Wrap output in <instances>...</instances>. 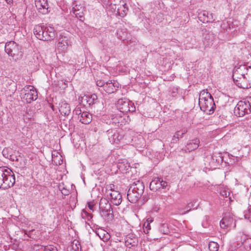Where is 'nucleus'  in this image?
I'll return each instance as SVG.
<instances>
[{
    "label": "nucleus",
    "mask_w": 251,
    "mask_h": 251,
    "mask_svg": "<svg viewBox=\"0 0 251 251\" xmlns=\"http://www.w3.org/2000/svg\"><path fill=\"white\" fill-rule=\"evenodd\" d=\"M245 217L246 218H249V217H247V216L246 214L245 215Z\"/></svg>",
    "instance_id": "53"
},
{
    "label": "nucleus",
    "mask_w": 251,
    "mask_h": 251,
    "mask_svg": "<svg viewBox=\"0 0 251 251\" xmlns=\"http://www.w3.org/2000/svg\"><path fill=\"white\" fill-rule=\"evenodd\" d=\"M87 205L89 209L92 212H93L94 211V203L93 201H89L87 202Z\"/></svg>",
    "instance_id": "41"
},
{
    "label": "nucleus",
    "mask_w": 251,
    "mask_h": 251,
    "mask_svg": "<svg viewBox=\"0 0 251 251\" xmlns=\"http://www.w3.org/2000/svg\"><path fill=\"white\" fill-rule=\"evenodd\" d=\"M144 185L139 180L129 184V188L126 193V198L132 203L137 202L143 193Z\"/></svg>",
    "instance_id": "3"
},
{
    "label": "nucleus",
    "mask_w": 251,
    "mask_h": 251,
    "mask_svg": "<svg viewBox=\"0 0 251 251\" xmlns=\"http://www.w3.org/2000/svg\"><path fill=\"white\" fill-rule=\"evenodd\" d=\"M159 230L160 232L164 234H167L169 232V229L167 224H162L160 226Z\"/></svg>",
    "instance_id": "32"
},
{
    "label": "nucleus",
    "mask_w": 251,
    "mask_h": 251,
    "mask_svg": "<svg viewBox=\"0 0 251 251\" xmlns=\"http://www.w3.org/2000/svg\"><path fill=\"white\" fill-rule=\"evenodd\" d=\"M160 178L156 177L153 179L150 183V188L151 190L156 191L160 189Z\"/></svg>",
    "instance_id": "21"
},
{
    "label": "nucleus",
    "mask_w": 251,
    "mask_h": 251,
    "mask_svg": "<svg viewBox=\"0 0 251 251\" xmlns=\"http://www.w3.org/2000/svg\"><path fill=\"white\" fill-rule=\"evenodd\" d=\"M71 46V42L69 38L61 34L58 39L57 49L59 53L64 54L66 52L70 47Z\"/></svg>",
    "instance_id": "8"
},
{
    "label": "nucleus",
    "mask_w": 251,
    "mask_h": 251,
    "mask_svg": "<svg viewBox=\"0 0 251 251\" xmlns=\"http://www.w3.org/2000/svg\"><path fill=\"white\" fill-rule=\"evenodd\" d=\"M55 36L54 28L51 26H45L44 35L39 34L38 39L43 41H49L53 39Z\"/></svg>",
    "instance_id": "10"
},
{
    "label": "nucleus",
    "mask_w": 251,
    "mask_h": 251,
    "mask_svg": "<svg viewBox=\"0 0 251 251\" xmlns=\"http://www.w3.org/2000/svg\"><path fill=\"white\" fill-rule=\"evenodd\" d=\"M45 25H36L33 29V33L37 38L38 39L39 34L42 35L44 34V29Z\"/></svg>",
    "instance_id": "25"
},
{
    "label": "nucleus",
    "mask_w": 251,
    "mask_h": 251,
    "mask_svg": "<svg viewBox=\"0 0 251 251\" xmlns=\"http://www.w3.org/2000/svg\"><path fill=\"white\" fill-rule=\"evenodd\" d=\"M145 227L144 228V232L146 234H148L149 233V230L151 229V226L148 224H146L145 226H144Z\"/></svg>",
    "instance_id": "42"
},
{
    "label": "nucleus",
    "mask_w": 251,
    "mask_h": 251,
    "mask_svg": "<svg viewBox=\"0 0 251 251\" xmlns=\"http://www.w3.org/2000/svg\"><path fill=\"white\" fill-rule=\"evenodd\" d=\"M96 233L99 237L103 241L108 240L110 238V235L104 229L101 228H98L96 231Z\"/></svg>",
    "instance_id": "20"
},
{
    "label": "nucleus",
    "mask_w": 251,
    "mask_h": 251,
    "mask_svg": "<svg viewBox=\"0 0 251 251\" xmlns=\"http://www.w3.org/2000/svg\"><path fill=\"white\" fill-rule=\"evenodd\" d=\"M97 96L95 94L91 95H84L81 98L80 101L84 106H90L96 103L97 100Z\"/></svg>",
    "instance_id": "12"
},
{
    "label": "nucleus",
    "mask_w": 251,
    "mask_h": 251,
    "mask_svg": "<svg viewBox=\"0 0 251 251\" xmlns=\"http://www.w3.org/2000/svg\"><path fill=\"white\" fill-rule=\"evenodd\" d=\"M81 216L82 219L85 220V222H92L93 219V215L88 213L85 210H83L81 213Z\"/></svg>",
    "instance_id": "26"
},
{
    "label": "nucleus",
    "mask_w": 251,
    "mask_h": 251,
    "mask_svg": "<svg viewBox=\"0 0 251 251\" xmlns=\"http://www.w3.org/2000/svg\"><path fill=\"white\" fill-rule=\"evenodd\" d=\"M5 51L15 61L20 59L23 55L22 47L13 41L6 43Z\"/></svg>",
    "instance_id": "5"
},
{
    "label": "nucleus",
    "mask_w": 251,
    "mask_h": 251,
    "mask_svg": "<svg viewBox=\"0 0 251 251\" xmlns=\"http://www.w3.org/2000/svg\"><path fill=\"white\" fill-rule=\"evenodd\" d=\"M8 4H10L13 2V0H5Z\"/></svg>",
    "instance_id": "51"
},
{
    "label": "nucleus",
    "mask_w": 251,
    "mask_h": 251,
    "mask_svg": "<svg viewBox=\"0 0 251 251\" xmlns=\"http://www.w3.org/2000/svg\"><path fill=\"white\" fill-rule=\"evenodd\" d=\"M60 189L63 195L65 196H67L69 194V190L68 189H66L64 187H63L62 188H60Z\"/></svg>",
    "instance_id": "39"
},
{
    "label": "nucleus",
    "mask_w": 251,
    "mask_h": 251,
    "mask_svg": "<svg viewBox=\"0 0 251 251\" xmlns=\"http://www.w3.org/2000/svg\"><path fill=\"white\" fill-rule=\"evenodd\" d=\"M167 184L168 183L166 181L163 180L162 179L160 178V189L166 188L167 186Z\"/></svg>",
    "instance_id": "40"
},
{
    "label": "nucleus",
    "mask_w": 251,
    "mask_h": 251,
    "mask_svg": "<svg viewBox=\"0 0 251 251\" xmlns=\"http://www.w3.org/2000/svg\"><path fill=\"white\" fill-rule=\"evenodd\" d=\"M181 135H183L186 132V130L185 129L182 130L180 131Z\"/></svg>",
    "instance_id": "50"
},
{
    "label": "nucleus",
    "mask_w": 251,
    "mask_h": 251,
    "mask_svg": "<svg viewBox=\"0 0 251 251\" xmlns=\"http://www.w3.org/2000/svg\"><path fill=\"white\" fill-rule=\"evenodd\" d=\"M21 98L25 100L27 103H31L35 100L38 97L37 91L36 89L31 85L25 86L21 90Z\"/></svg>",
    "instance_id": "7"
},
{
    "label": "nucleus",
    "mask_w": 251,
    "mask_h": 251,
    "mask_svg": "<svg viewBox=\"0 0 251 251\" xmlns=\"http://www.w3.org/2000/svg\"><path fill=\"white\" fill-rule=\"evenodd\" d=\"M100 209L105 210L106 209L111 208V204L105 198H101L100 200Z\"/></svg>",
    "instance_id": "23"
},
{
    "label": "nucleus",
    "mask_w": 251,
    "mask_h": 251,
    "mask_svg": "<svg viewBox=\"0 0 251 251\" xmlns=\"http://www.w3.org/2000/svg\"><path fill=\"white\" fill-rule=\"evenodd\" d=\"M234 113L239 117H243L251 113V97L239 101L234 108Z\"/></svg>",
    "instance_id": "6"
},
{
    "label": "nucleus",
    "mask_w": 251,
    "mask_h": 251,
    "mask_svg": "<svg viewBox=\"0 0 251 251\" xmlns=\"http://www.w3.org/2000/svg\"><path fill=\"white\" fill-rule=\"evenodd\" d=\"M80 244L77 240H74L67 248L68 251H80Z\"/></svg>",
    "instance_id": "22"
},
{
    "label": "nucleus",
    "mask_w": 251,
    "mask_h": 251,
    "mask_svg": "<svg viewBox=\"0 0 251 251\" xmlns=\"http://www.w3.org/2000/svg\"><path fill=\"white\" fill-rule=\"evenodd\" d=\"M107 191V197L111 199V202L116 205H119L122 202V196L121 194L117 191H113L109 193Z\"/></svg>",
    "instance_id": "14"
},
{
    "label": "nucleus",
    "mask_w": 251,
    "mask_h": 251,
    "mask_svg": "<svg viewBox=\"0 0 251 251\" xmlns=\"http://www.w3.org/2000/svg\"><path fill=\"white\" fill-rule=\"evenodd\" d=\"M124 208H122L121 207H118L119 212L121 211L123 214H124Z\"/></svg>",
    "instance_id": "49"
},
{
    "label": "nucleus",
    "mask_w": 251,
    "mask_h": 251,
    "mask_svg": "<svg viewBox=\"0 0 251 251\" xmlns=\"http://www.w3.org/2000/svg\"><path fill=\"white\" fill-rule=\"evenodd\" d=\"M114 188V185L111 184L109 185L106 189V193L107 194V191H109V193H110L111 192L114 191L113 189Z\"/></svg>",
    "instance_id": "43"
},
{
    "label": "nucleus",
    "mask_w": 251,
    "mask_h": 251,
    "mask_svg": "<svg viewBox=\"0 0 251 251\" xmlns=\"http://www.w3.org/2000/svg\"><path fill=\"white\" fill-rule=\"evenodd\" d=\"M249 212H250V214H250V216H251V207L250 208V209H249Z\"/></svg>",
    "instance_id": "52"
},
{
    "label": "nucleus",
    "mask_w": 251,
    "mask_h": 251,
    "mask_svg": "<svg viewBox=\"0 0 251 251\" xmlns=\"http://www.w3.org/2000/svg\"><path fill=\"white\" fill-rule=\"evenodd\" d=\"M120 233H117L116 235L117 236V238L116 239L117 241H119L120 242L126 243V237H121L120 236Z\"/></svg>",
    "instance_id": "35"
},
{
    "label": "nucleus",
    "mask_w": 251,
    "mask_h": 251,
    "mask_svg": "<svg viewBox=\"0 0 251 251\" xmlns=\"http://www.w3.org/2000/svg\"><path fill=\"white\" fill-rule=\"evenodd\" d=\"M73 13L80 21H83L84 20V14L83 9L80 10L77 8V6L74 7L73 8Z\"/></svg>",
    "instance_id": "24"
},
{
    "label": "nucleus",
    "mask_w": 251,
    "mask_h": 251,
    "mask_svg": "<svg viewBox=\"0 0 251 251\" xmlns=\"http://www.w3.org/2000/svg\"><path fill=\"white\" fill-rule=\"evenodd\" d=\"M35 4L39 12L42 14L48 13L49 4L47 0H35Z\"/></svg>",
    "instance_id": "11"
},
{
    "label": "nucleus",
    "mask_w": 251,
    "mask_h": 251,
    "mask_svg": "<svg viewBox=\"0 0 251 251\" xmlns=\"http://www.w3.org/2000/svg\"><path fill=\"white\" fill-rule=\"evenodd\" d=\"M153 221V219L151 218H148L147 219L146 222L145 223L144 226H145L146 224H148L150 225V224Z\"/></svg>",
    "instance_id": "47"
},
{
    "label": "nucleus",
    "mask_w": 251,
    "mask_h": 251,
    "mask_svg": "<svg viewBox=\"0 0 251 251\" xmlns=\"http://www.w3.org/2000/svg\"><path fill=\"white\" fill-rule=\"evenodd\" d=\"M78 118L81 123L85 125L89 124L92 120V115L86 111L83 112Z\"/></svg>",
    "instance_id": "19"
},
{
    "label": "nucleus",
    "mask_w": 251,
    "mask_h": 251,
    "mask_svg": "<svg viewBox=\"0 0 251 251\" xmlns=\"http://www.w3.org/2000/svg\"><path fill=\"white\" fill-rule=\"evenodd\" d=\"M128 105L129 107L128 111L129 112H134L135 111V106L134 105L133 103H131V102H129L128 103Z\"/></svg>",
    "instance_id": "37"
},
{
    "label": "nucleus",
    "mask_w": 251,
    "mask_h": 251,
    "mask_svg": "<svg viewBox=\"0 0 251 251\" xmlns=\"http://www.w3.org/2000/svg\"><path fill=\"white\" fill-rule=\"evenodd\" d=\"M97 86L100 87H103L104 89V86L105 84V82L102 80H98L96 81Z\"/></svg>",
    "instance_id": "38"
},
{
    "label": "nucleus",
    "mask_w": 251,
    "mask_h": 251,
    "mask_svg": "<svg viewBox=\"0 0 251 251\" xmlns=\"http://www.w3.org/2000/svg\"><path fill=\"white\" fill-rule=\"evenodd\" d=\"M59 110L61 114L64 116L68 115L71 112V108L69 104L65 101H62L59 104Z\"/></svg>",
    "instance_id": "18"
},
{
    "label": "nucleus",
    "mask_w": 251,
    "mask_h": 251,
    "mask_svg": "<svg viewBox=\"0 0 251 251\" xmlns=\"http://www.w3.org/2000/svg\"><path fill=\"white\" fill-rule=\"evenodd\" d=\"M4 152H5V150H3L2 151V153L4 154Z\"/></svg>",
    "instance_id": "54"
},
{
    "label": "nucleus",
    "mask_w": 251,
    "mask_h": 251,
    "mask_svg": "<svg viewBox=\"0 0 251 251\" xmlns=\"http://www.w3.org/2000/svg\"><path fill=\"white\" fill-rule=\"evenodd\" d=\"M100 214L103 219L107 222L111 221L114 218L112 208L105 210H100Z\"/></svg>",
    "instance_id": "17"
},
{
    "label": "nucleus",
    "mask_w": 251,
    "mask_h": 251,
    "mask_svg": "<svg viewBox=\"0 0 251 251\" xmlns=\"http://www.w3.org/2000/svg\"><path fill=\"white\" fill-rule=\"evenodd\" d=\"M118 133L117 132L114 133L111 135H109L108 138L110 142L112 143H118L120 142V139L118 138Z\"/></svg>",
    "instance_id": "27"
},
{
    "label": "nucleus",
    "mask_w": 251,
    "mask_h": 251,
    "mask_svg": "<svg viewBox=\"0 0 251 251\" xmlns=\"http://www.w3.org/2000/svg\"><path fill=\"white\" fill-rule=\"evenodd\" d=\"M199 140L197 138L194 139L188 143L185 146V149H182V150H184V151L189 152L192 151L196 150L199 147Z\"/></svg>",
    "instance_id": "16"
},
{
    "label": "nucleus",
    "mask_w": 251,
    "mask_h": 251,
    "mask_svg": "<svg viewBox=\"0 0 251 251\" xmlns=\"http://www.w3.org/2000/svg\"><path fill=\"white\" fill-rule=\"evenodd\" d=\"M245 249L248 251H251V239H247L243 243Z\"/></svg>",
    "instance_id": "33"
},
{
    "label": "nucleus",
    "mask_w": 251,
    "mask_h": 251,
    "mask_svg": "<svg viewBox=\"0 0 251 251\" xmlns=\"http://www.w3.org/2000/svg\"><path fill=\"white\" fill-rule=\"evenodd\" d=\"M133 238H136L135 235L133 234L129 233L128 235H126V239H127L131 240V239Z\"/></svg>",
    "instance_id": "45"
},
{
    "label": "nucleus",
    "mask_w": 251,
    "mask_h": 251,
    "mask_svg": "<svg viewBox=\"0 0 251 251\" xmlns=\"http://www.w3.org/2000/svg\"><path fill=\"white\" fill-rule=\"evenodd\" d=\"M199 20L202 23H212L215 21L214 15L206 11H202L198 14Z\"/></svg>",
    "instance_id": "13"
},
{
    "label": "nucleus",
    "mask_w": 251,
    "mask_h": 251,
    "mask_svg": "<svg viewBox=\"0 0 251 251\" xmlns=\"http://www.w3.org/2000/svg\"><path fill=\"white\" fill-rule=\"evenodd\" d=\"M123 103H125V101L123 99H120L118 101V104H123Z\"/></svg>",
    "instance_id": "48"
},
{
    "label": "nucleus",
    "mask_w": 251,
    "mask_h": 251,
    "mask_svg": "<svg viewBox=\"0 0 251 251\" xmlns=\"http://www.w3.org/2000/svg\"><path fill=\"white\" fill-rule=\"evenodd\" d=\"M39 250H40V251H58L56 247L52 245H49L46 246H41Z\"/></svg>",
    "instance_id": "28"
},
{
    "label": "nucleus",
    "mask_w": 251,
    "mask_h": 251,
    "mask_svg": "<svg viewBox=\"0 0 251 251\" xmlns=\"http://www.w3.org/2000/svg\"><path fill=\"white\" fill-rule=\"evenodd\" d=\"M199 104L201 109L209 115L214 112L216 107L211 95L205 90L201 91L200 93Z\"/></svg>",
    "instance_id": "2"
},
{
    "label": "nucleus",
    "mask_w": 251,
    "mask_h": 251,
    "mask_svg": "<svg viewBox=\"0 0 251 251\" xmlns=\"http://www.w3.org/2000/svg\"><path fill=\"white\" fill-rule=\"evenodd\" d=\"M220 225L222 228L227 231L234 229L236 226L235 222L230 214L225 215L220 221Z\"/></svg>",
    "instance_id": "9"
},
{
    "label": "nucleus",
    "mask_w": 251,
    "mask_h": 251,
    "mask_svg": "<svg viewBox=\"0 0 251 251\" xmlns=\"http://www.w3.org/2000/svg\"><path fill=\"white\" fill-rule=\"evenodd\" d=\"M118 83L117 81L112 80L105 82L104 86V90L107 93L111 94L115 92L118 88Z\"/></svg>",
    "instance_id": "15"
},
{
    "label": "nucleus",
    "mask_w": 251,
    "mask_h": 251,
    "mask_svg": "<svg viewBox=\"0 0 251 251\" xmlns=\"http://www.w3.org/2000/svg\"><path fill=\"white\" fill-rule=\"evenodd\" d=\"M221 27L222 29L227 31L228 29H230V27L228 26V23L227 22H223V24L221 25Z\"/></svg>",
    "instance_id": "34"
},
{
    "label": "nucleus",
    "mask_w": 251,
    "mask_h": 251,
    "mask_svg": "<svg viewBox=\"0 0 251 251\" xmlns=\"http://www.w3.org/2000/svg\"><path fill=\"white\" fill-rule=\"evenodd\" d=\"M209 251H218L219 246L217 242L211 241L208 244Z\"/></svg>",
    "instance_id": "29"
},
{
    "label": "nucleus",
    "mask_w": 251,
    "mask_h": 251,
    "mask_svg": "<svg viewBox=\"0 0 251 251\" xmlns=\"http://www.w3.org/2000/svg\"><path fill=\"white\" fill-rule=\"evenodd\" d=\"M235 84L243 89L251 87V67L246 64L236 66L233 72Z\"/></svg>",
    "instance_id": "1"
},
{
    "label": "nucleus",
    "mask_w": 251,
    "mask_h": 251,
    "mask_svg": "<svg viewBox=\"0 0 251 251\" xmlns=\"http://www.w3.org/2000/svg\"><path fill=\"white\" fill-rule=\"evenodd\" d=\"M15 183L14 173L9 168L0 167V189H7Z\"/></svg>",
    "instance_id": "4"
},
{
    "label": "nucleus",
    "mask_w": 251,
    "mask_h": 251,
    "mask_svg": "<svg viewBox=\"0 0 251 251\" xmlns=\"http://www.w3.org/2000/svg\"><path fill=\"white\" fill-rule=\"evenodd\" d=\"M221 194L223 197H224L225 198H227L229 196V193L228 192L224 191L223 192H221Z\"/></svg>",
    "instance_id": "46"
},
{
    "label": "nucleus",
    "mask_w": 251,
    "mask_h": 251,
    "mask_svg": "<svg viewBox=\"0 0 251 251\" xmlns=\"http://www.w3.org/2000/svg\"><path fill=\"white\" fill-rule=\"evenodd\" d=\"M74 113H75V115H77L78 116L80 115H81V114L82 113L81 110L80 109V108H76L74 110Z\"/></svg>",
    "instance_id": "44"
},
{
    "label": "nucleus",
    "mask_w": 251,
    "mask_h": 251,
    "mask_svg": "<svg viewBox=\"0 0 251 251\" xmlns=\"http://www.w3.org/2000/svg\"><path fill=\"white\" fill-rule=\"evenodd\" d=\"M137 245V239L133 238L131 239H126V248L130 249L131 247H135Z\"/></svg>",
    "instance_id": "30"
},
{
    "label": "nucleus",
    "mask_w": 251,
    "mask_h": 251,
    "mask_svg": "<svg viewBox=\"0 0 251 251\" xmlns=\"http://www.w3.org/2000/svg\"><path fill=\"white\" fill-rule=\"evenodd\" d=\"M180 131H177L176 132L174 136L173 140H176V141H178L179 138H181L183 135H181Z\"/></svg>",
    "instance_id": "36"
},
{
    "label": "nucleus",
    "mask_w": 251,
    "mask_h": 251,
    "mask_svg": "<svg viewBox=\"0 0 251 251\" xmlns=\"http://www.w3.org/2000/svg\"><path fill=\"white\" fill-rule=\"evenodd\" d=\"M195 204V202H194V201H192V202L188 203L187 205L186 206V208H185V210L184 211H182V212L180 211V213L181 214H184L187 213L189 211H190L191 209H195V208L194 207Z\"/></svg>",
    "instance_id": "31"
}]
</instances>
